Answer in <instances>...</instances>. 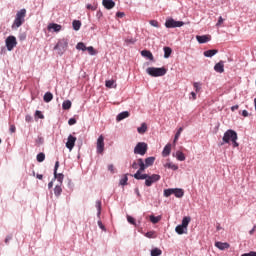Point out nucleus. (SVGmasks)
Listing matches in <instances>:
<instances>
[{
	"label": "nucleus",
	"mask_w": 256,
	"mask_h": 256,
	"mask_svg": "<svg viewBox=\"0 0 256 256\" xmlns=\"http://www.w3.org/2000/svg\"><path fill=\"white\" fill-rule=\"evenodd\" d=\"M191 95L194 100L197 99V94H195V92H191Z\"/></svg>",
	"instance_id": "774afa93"
},
{
	"label": "nucleus",
	"mask_w": 256,
	"mask_h": 256,
	"mask_svg": "<svg viewBox=\"0 0 256 256\" xmlns=\"http://www.w3.org/2000/svg\"><path fill=\"white\" fill-rule=\"evenodd\" d=\"M164 167H166L167 169H172V171H177V169H179V166L171 162L166 163Z\"/></svg>",
	"instance_id": "c756f323"
},
{
	"label": "nucleus",
	"mask_w": 256,
	"mask_h": 256,
	"mask_svg": "<svg viewBox=\"0 0 256 256\" xmlns=\"http://www.w3.org/2000/svg\"><path fill=\"white\" fill-rule=\"evenodd\" d=\"M242 117H249V112L247 110H243Z\"/></svg>",
	"instance_id": "13d9d810"
},
{
	"label": "nucleus",
	"mask_w": 256,
	"mask_h": 256,
	"mask_svg": "<svg viewBox=\"0 0 256 256\" xmlns=\"http://www.w3.org/2000/svg\"><path fill=\"white\" fill-rule=\"evenodd\" d=\"M44 101H45V103H51V101H53V93L46 92L44 94Z\"/></svg>",
	"instance_id": "393cba45"
},
{
	"label": "nucleus",
	"mask_w": 256,
	"mask_h": 256,
	"mask_svg": "<svg viewBox=\"0 0 256 256\" xmlns=\"http://www.w3.org/2000/svg\"><path fill=\"white\" fill-rule=\"evenodd\" d=\"M38 163H43V161H45V153L41 152L37 155L36 157Z\"/></svg>",
	"instance_id": "4c0bfd02"
},
{
	"label": "nucleus",
	"mask_w": 256,
	"mask_h": 256,
	"mask_svg": "<svg viewBox=\"0 0 256 256\" xmlns=\"http://www.w3.org/2000/svg\"><path fill=\"white\" fill-rule=\"evenodd\" d=\"M146 73H148V75H150L151 77H163V75L167 74V69L149 67L146 69Z\"/></svg>",
	"instance_id": "20e7f679"
},
{
	"label": "nucleus",
	"mask_w": 256,
	"mask_h": 256,
	"mask_svg": "<svg viewBox=\"0 0 256 256\" xmlns=\"http://www.w3.org/2000/svg\"><path fill=\"white\" fill-rule=\"evenodd\" d=\"M171 53H173V50L170 47H164V58L169 59L171 57Z\"/></svg>",
	"instance_id": "c85d7f7f"
},
{
	"label": "nucleus",
	"mask_w": 256,
	"mask_h": 256,
	"mask_svg": "<svg viewBox=\"0 0 256 256\" xmlns=\"http://www.w3.org/2000/svg\"><path fill=\"white\" fill-rule=\"evenodd\" d=\"M189 223H191V217L189 216H185L183 219H182V227H185L187 229V227H189Z\"/></svg>",
	"instance_id": "a878e982"
},
{
	"label": "nucleus",
	"mask_w": 256,
	"mask_h": 256,
	"mask_svg": "<svg viewBox=\"0 0 256 256\" xmlns=\"http://www.w3.org/2000/svg\"><path fill=\"white\" fill-rule=\"evenodd\" d=\"M169 155H171V144H167L162 151L163 157H169Z\"/></svg>",
	"instance_id": "aec40b11"
},
{
	"label": "nucleus",
	"mask_w": 256,
	"mask_h": 256,
	"mask_svg": "<svg viewBox=\"0 0 256 256\" xmlns=\"http://www.w3.org/2000/svg\"><path fill=\"white\" fill-rule=\"evenodd\" d=\"M51 29H53L55 33H59V31H61V25L55 23L49 24L48 31H51Z\"/></svg>",
	"instance_id": "6ab92c4d"
},
{
	"label": "nucleus",
	"mask_w": 256,
	"mask_h": 256,
	"mask_svg": "<svg viewBox=\"0 0 256 256\" xmlns=\"http://www.w3.org/2000/svg\"><path fill=\"white\" fill-rule=\"evenodd\" d=\"M102 5L105 7V9H113L115 7V1L113 0H102Z\"/></svg>",
	"instance_id": "2eb2a0df"
},
{
	"label": "nucleus",
	"mask_w": 256,
	"mask_h": 256,
	"mask_svg": "<svg viewBox=\"0 0 256 256\" xmlns=\"http://www.w3.org/2000/svg\"><path fill=\"white\" fill-rule=\"evenodd\" d=\"M214 71H216V73H225V63L223 61H220L215 64Z\"/></svg>",
	"instance_id": "ddd939ff"
},
{
	"label": "nucleus",
	"mask_w": 256,
	"mask_h": 256,
	"mask_svg": "<svg viewBox=\"0 0 256 256\" xmlns=\"http://www.w3.org/2000/svg\"><path fill=\"white\" fill-rule=\"evenodd\" d=\"M6 47L8 51H13L17 47V38L15 36H8L6 38Z\"/></svg>",
	"instance_id": "1a4fd4ad"
},
{
	"label": "nucleus",
	"mask_w": 256,
	"mask_h": 256,
	"mask_svg": "<svg viewBox=\"0 0 256 256\" xmlns=\"http://www.w3.org/2000/svg\"><path fill=\"white\" fill-rule=\"evenodd\" d=\"M239 109V105H234L231 107V111H237Z\"/></svg>",
	"instance_id": "e2e57ef3"
},
{
	"label": "nucleus",
	"mask_w": 256,
	"mask_h": 256,
	"mask_svg": "<svg viewBox=\"0 0 256 256\" xmlns=\"http://www.w3.org/2000/svg\"><path fill=\"white\" fill-rule=\"evenodd\" d=\"M173 194H174L173 188L164 190V197H171V195H173Z\"/></svg>",
	"instance_id": "ea45409f"
},
{
	"label": "nucleus",
	"mask_w": 256,
	"mask_h": 256,
	"mask_svg": "<svg viewBox=\"0 0 256 256\" xmlns=\"http://www.w3.org/2000/svg\"><path fill=\"white\" fill-rule=\"evenodd\" d=\"M196 39L198 43H208V41H211V36H207V35L196 36Z\"/></svg>",
	"instance_id": "a211bd4d"
},
{
	"label": "nucleus",
	"mask_w": 256,
	"mask_h": 256,
	"mask_svg": "<svg viewBox=\"0 0 256 256\" xmlns=\"http://www.w3.org/2000/svg\"><path fill=\"white\" fill-rule=\"evenodd\" d=\"M57 169H59V161H56L54 166V179H57V181L60 182V185H63V179H65V176L62 173L57 174Z\"/></svg>",
	"instance_id": "9b49d317"
},
{
	"label": "nucleus",
	"mask_w": 256,
	"mask_h": 256,
	"mask_svg": "<svg viewBox=\"0 0 256 256\" xmlns=\"http://www.w3.org/2000/svg\"><path fill=\"white\" fill-rule=\"evenodd\" d=\"M10 133H15V131H17V128L15 127V125H10V129H9Z\"/></svg>",
	"instance_id": "864d4df0"
},
{
	"label": "nucleus",
	"mask_w": 256,
	"mask_h": 256,
	"mask_svg": "<svg viewBox=\"0 0 256 256\" xmlns=\"http://www.w3.org/2000/svg\"><path fill=\"white\" fill-rule=\"evenodd\" d=\"M105 151V137L100 135L97 139V153H103Z\"/></svg>",
	"instance_id": "9d476101"
},
{
	"label": "nucleus",
	"mask_w": 256,
	"mask_h": 256,
	"mask_svg": "<svg viewBox=\"0 0 256 256\" xmlns=\"http://www.w3.org/2000/svg\"><path fill=\"white\" fill-rule=\"evenodd\" d=\"M87 9H90L91 11H95L97 9V7L91 5V4H87L86 6Z\"/></svg>",
	"instance_id": "6e6d98bb"
},
{
	"label": "nucleus",
	"mask_w": 256,
	"mask_h": 256,
	"mask_svg": "<svg viewBox=\"0 0 256 256\" xmlns=\"http://www.w3.org/2000/svg\"><path fill=\"white\" fill-rule=\"evenodd\" d=\"M139 168V160L137 162H133L132 169H138Z\"/></svg>",
	"instance_id": "4d7b16f0"
},
{
	"label": "nucleus",
	"mask_w": 256,
	"mask_h": 256,
	"mask_svg": "<svg viewBox=\"0 0 256 256\" xmlns=\"http://www.w3.org/2000/svg\"><path fill=\"white\" fill-rule=\"evenodd\" d=\"M142 57H147V59H150V61H153V53L149 50H143L141 52Z\"/></svg>",
	"instance_id": "b1692460"
},
{
	"label": "nucleus",
	"mask_w": 256,
	"mask_h": 256,
	"mask_svg": "<svg viewBox=\"0 0 256 256\" xmlns=\"http://www.w3.org/2000/svg\"><path fill=\"white\" fill-rule=\"evenodd\" d=\"M147 149H148L147 143L139 142L134 148V153H135V155L143 156L147 153Z\"/></svg>",
	"instance_id": "0eeeda50"
},
{
	"label": "nucleus",
	"mask_w": 256,
	"mask_h": 256,
	"mask_svg": "<svg viewBox=\"0 0 256 256\" xmlns=\"http://www.w3.org/2000/svg\"><path fill=\"white\" fill-rule=\"evenodd\" d=\"M176 159L178 161H185V154L181 151L176 152Z\"/></svg>",
	"instance_id": "f704fd0d"
},
{
	"label": "nucleus",
	"mask_w": 256,
	"mask_h": 256,
	"mask_svg": "<svg viewBox=\"0 0 256 256\" xmlns=\"http://www.w3.org/2000/svg\"><path fill=\"white\" fill-rule=\"evenodd\" d=\"M137 131L140 135H143L144 133H147V124L146 123H142L141 127L137 128Z\"/></svg>",
	"instance_id": "bb28decb"
},
{
	"label": "nucleus",
	"mask_w": 256,
	"mask_h": 256,
	"mask_svg": "<svg viewBox=\"0 0 256 256\" xmlns=\"http://www.w3.org/2000/svg\"><path fill=\"white\" fill-rule=\"evenodd\" d=\"M62 184L56 185L54 188V195L56 197H61V193H63V188L61 187Z\"/></svg>",
	"instance_id": "5701e85b"
},
{
	"label": "nucleus",
	"mask_w": 256,
	"mask_h": 256,
	"mask_svg": "<svg viewBox=\"0 0 256 256\" xmlns=\"http://www.w3.org/2000/svg\"><path fill=\"white\" fill-rule=\"evenodd\" d=\"M75 123H77V120L75 118H70L68 121L69 125H75Z\"/></svg>",
	"instance_id": "3c124183"
},
{
	"label": "nucleus",
	"mask_w": 256,
	"mask_h": 256,
	"mask_svg": "<svg viewBox=\"0 0 256 256\" xmlns=\"http://www.w3.org/2000/svg\"><path fill=\"white\" fill-rule=\"evenodd\" d=\"M116 17H120V18L125 17V13H123V12H117V13H116Z\"/></svg>",
	"instance_id": "bf43d9fd"
},
{
	"label": "nucleus",
	"mask_w": 256,
	"mask_h": 256,
	"mask_svg": "<svg viewBox=\"0 0 256 256\" xmlns=\"http://www.w3.org/2000/svg\"><path fill=\"white\" fill-rule=\"evenodd\" d=\"M76 49H78L80 51H87V46H85V44L83 42H79L76 46Z\"/></svg>",
	"instance_id": "58836bf2"
},
{
	"label": "nucleus",
	"mask_w": 256,
	"mask_h": 256,
	"mask_svg": "<svg viewBox=\"0 0 256 256\" xmlns=\"http://www.w3.org/2000/svg\"><path fill=\"white\" fill-rule=\"evenodd\" d=\"M98 225H99L100 229H105V226H103V223L101 221H98Z\"/></svg>",
	"instance_id": "0e129e2a"
},
{
	"label": "nucleus",
	"mask_w": 256,
	"mask_h": 256,
	"mask_svg": "<svg viewBox=\"0 0 256 256\" xmlns=\"http://www.w3.org/2000/svg\"><path fill=\"white\" fill-rule=\"evenodd\" d=\"M67 47H69V41H67V39H61L58 41L54 49L58 50V55H63V53L67 51Z\"/></svg>",
	"instance_id": "39448f33"
},
{
	"label": "nucleus",
	"mask_w": 256,
	"mask_h": 256,
	"mask_svg": "<svg viewBox=\"0 0 256 256\" xmlns=\"http://www.w3.org/2000/svg\"><path fill=\"white\" fill-rule=\"evenodd\" d=\"M150 221H151V223H153L155 225V224L159 223V221H161V216L151 215Z\"/></svg>",
	"instance_id": "c9c22d12"
},
{
	"label": "nucleus",
	"mask_w": 256,
	"mask_h": 256,
	"mask_svg": "<svg viewBox=\"0 0 256 256\" xmlns=\"http://www.w3.org/2000/svg\"><path fill=\"white\" fill-rule=\"evenodd\" d=\"M150 25L152 27H157L159 28V22L157 20H150Z\"/></svg>",
	"instance_id": "de8ad7c7"
},
{
	"label": "nucleus",
	"mask_w": 256,
	"mask_h": 256,
	"mask_svg": "<svg viewBox=\"0 0 256 256\" xmlns=\"http://www.w3.org/2000/svg\"><path fill=\"white\" fill-rule=\"evenodd\" d=\"M105 85L108 89H115V87H117V84H115V80H106Z\"/></svg>",
	"instance_id": "cd10ccee"
},
{
	"label": "nucleus",
	"mask_w": 256,
	"mask_h": 256,
	"mask_svg": "<svg viewBox=\"0 0 256 256\" xmlns=\"http://www.w3.org/2000/svg\"><path fill=\"white\" fill-rule=\"evenodd\" d=\"M53 188V181L48 183V189H52Z\"/></svg>",
	"instance_id": "338daca9"
},
{
	"label": "nucleus",
	"mask_w": 256,
	"mask_h": 256,
	"mask_svg": "<svg viewBox=\"0 0 256 256\" xmlns=\"http://www.w3.org/2000/svg\"><path fill=\"white\" fill-rule=\"evenodd\" d=\"M25 17H27V10L23 8L16 13L12 29H19V27L25 23Z\"/></svg>",
	"instance_id": "f257e3e1"
},
{
	"label": "nucleus",
	"mask_w": 256,
	"mask_h": 256,
	"mask_svg": "<svg viewBox=\"0 0 256 256\" xmlns=\"http://www.w3.org/2000/svg\"><path fill=\"white\" fill-rule=\"evenodd\" d=\"M160 179H161V176L158 174H152L151 176L147 174L145 179V185L146 187H151L153 183H157V181H159Z\"/></svg>",
	"instance_id": "6e6552de"
},
{
	"label": "nucleus",
	"mask_w": 256,
	"mask_h": 256,
	"mask_svg": "<svg viewBox=\"0 0 256 256\" xmlns=\"http://www.w3.org/2000/svg\"><path fill=\"white\" fill-rule=\"evenodd\" d=\"M153 163H155V157L151 156L146 158L144 163V169L153 166Z\"/></svg>",
	"instance_id": "dca6fc26"
},
{
	"label": "nucleus",
	"mask_w": 256,
	"mask_h": 256,
	"mask_svg": "<svg viewBox=\"0 0 256 256\" xmlns=\"http://www.w3.org/2000/svg\"><path fill=\"white\" fill-rule=\"evenodd\" d=\"M218 53H219V50H217V49L207 50L204 52V57H213L214 55H217Z\"/></svg>",
	"instance_id": "412c9836"
},
{
	"label": "nucleus",
	"mask_w": 256,
	"mask_h": 256,
	"mask_svg": "<svg viewBox=\"0 0 256 256\" xmlns=\"http://www.w3.org/2000/svg\"><path fill=\"white\" fill-rule=\"evenodd\" d=\"M36 117H39V119H45V116H43V113L41 111L37 110L35 112Z\"/></svg>",
	"instance_id": "09e8293b"
},
{
	"label": "nucleus",
	"mask_w": 256,
	"mask_h": 256,
	"mask_svg": "<svg viewBox=\"0 0 256 256\" xmlns=\"http://www.w3.org/2000/svg\"><path fill=\"white\" fill-rule=\"evenodd\" d=\"M96 209L98 211V217L101 215V200L96 201Z\"/></svg>",
	"instance_id": "a18cd8bd"
},
{
	"label": "nucleus",
	"mask_w": 256,
	"mask_h": 256,
	"mask_svg": "<svg viewBox=\"0 0 256 256\" xmlns=\"http://www.w3.org/2000/svg\"><path fill=\"white\" fill-rule=\"evenodd\" d=\"M36 178L39 179L40 181L43 179V175L42 174H37Z\"/></svg>",
	"instance_id": "69168bd1"
},
{
	"label": "nucleus",
	"mask_w": 256,
	"mask_h": 256,
	"mask_svg": "<svg viewBox=\"0 0 256 256\" xmlns=\"http://www.w3.org/2000/svg\"><path fill=\"white\" fill-rule=\"evenodd\" d=\"M75 141H77V137L73 135L68 136V140L66 142V147L69 151H73V147H75Z\"/></svg>",
	"instance_id": "f8f14e48"
},
{
	"label": "nucleus",
	"mask_w": 256,
	"mask_h": 256,
	"mask_svg": "<svg viewBox=\"0 0 256 256\" xmlns=\"http://www.w3.org/2000/svg\"><path fill=\"white\" fill-rule=\"evenodd\" d=\"M163 251L159 248H154L151 250V256H161Z\"/></svg>",
	"instance_id": "72a5a7b5"
},
{
	"label": "nucleus",
	"mask_w": 256,
	"mask_h": 256,
	"mask_svg": "<svg viewBox=\"0 0 256 256\" xmlns=\"http://www.w3.org/2000/svg\"><path fill=\"white\" fill-rule=\"evenodd\" d=\"M125 42L127 43V45H135V43H137V39H135V38H127L125 40Z\"/></svg>",
	"instance_id": "c03bdc74"
},
{
	"label": "nucleus",
	"mask_w": 256,
	"mask_h": 256,
	"mask_svg": "<svg viewBox=\"0 0 256 256\" xmlns=\"http://www.w3.org/2000/svg\"><path fill=\"white\" fill-rule=\"evenodd\" d=\"M215 247L220 249V251H225V249H229L231 245H229L227 242H215Z\"/></svg>",
	"instance_id": "4468645a"
},
{
	"label": "nucleus",
	"mask_w": 256,
	"mask_h": 256,
	"mask_svg": "<svg viewBox=\"0 0 256 256\" xmlns=\"http://www.w3.org/2000/svg\"><path fill=\"white\" fill-rule=\"evenodd\" d=\"M127 181H129V178L127 177V174L124 175L121 179H120V185L125 186L127 185Z\"/></svg>",
	"instance_id": "37998d69"
},
{
	"label": "nucleus",
	"mask_w": 256,
	"mask_h": 256,
	"mask_svg": "<svg viewBox=\"0 0 256 256\" xmlns=\"http://www.w3.org/2000/svg\"><path fill=\"white\" fill-rule=\"evenodd\" d=\"M241 256H256V252L251 251L249 253H244Z\"/></svg>",
	"instance_id": "603ef678"
},
{
	"label": "nucleus",
	"mask_w": 256,
	"mask_h": 256,
	"mask_svg": "<svg viewBox=\"0 0 256 256\" xmlns=\"http://www.w3.org/2000/svg\"><path fill=\"white\" fill-rule=\"evenodd\" d=\"M223 21H224L223 17L220 16L218 18V22L216 23V27H221V25H223Z\"/></svg>",
	"instance_id": "8fccbe9b"
},
{
	"label": "nucleus",
	"mask_w": 256,
	"mask_h": 256,
	"mask_svg": "<svg viewBox=\"0 0 256 256\" xmlns=\"http://www.w3.org/2000/svg\"><path fill=\"white\" fill-rule=\"evenodd\" d=\"M127 221L131 225H137V223L135 222V218H133L132 216H127Z\"/></svg>",
	"instance_id": "49530a36"
},
{
	"label": "nucleus",
	"mask_w": 256,
	"mask_h": 256,
	"mask_svg": "<svg viewBox=\"0 0 256 256\" xmlns=\"http://www.w3.org/2000/svg\"><path fill=\"white\" fill-rule=\"evenodd\" d=\"M145 237H147L148 239H156L157 233H155V231H149L145 234Z\"/></svg>",
	"instance_id": "e433bc0d"
},
{
	"label": "nucleus",
	"mask_w": 256,
	"mask_h": 256,
	"mask_svg": "<svg viewBox=\"0 0 256 256\" xmlns=\"http://www.w3.org/2000/svg\"><path fill=\"white\" fill-rule=\"evenodd\" d=\"M108 171L115 173V166H113V164L108 165Z\"/></svg>",
	"instance_id": "5fc2aeb1"
},
{
	"label": "nucleus",
	"mask_w": 256,
	"mask_h": 256,
	"mask_svg": "<svg viewBox=\"0 0 256 256\" xmlns=\"http://www.w3.org/2000/svg\"><path fill=\"white\" fill-rule=\"evenodd\" d=\"M86 51H88L89 55H97V50L93 46L86 47Z\"/></svg>",
	"instance_id": "a19ab883"
},
{
	"label": "nucleus",
	"mask_w": 256,
	"mask_h": 256,
	"mask_svg": "<svg viewBox=\"0 0 256 256\" xmlns=\"http://www.w3.org/2000/svg\"><path fill=\"white\" fill-rule=\"evenodd\" d=\"M71 100H65L63 103H62V108L64 109V111H68V109H71Z\"/></svg>",
	"instance_id": "2f4dec72"
},
{
	"label": "nucleus",
	"mask_w": 256,
	"mask_h": 256,
	"mask_svg": "<svg viewBox=\"0 0 256 256\" xmlns=\"http://www.w3.org/2000/svg\"><path fill=\"white\" fill-rule=\"evenodd\" d=\"M138 165L139 169L138 171L133 175L134 179H137L138 181H141L143 179H147V174H143V171H145V162L142 158L138 159Z\"/></svg>",
	"instance_id": "7ed1b4c3"
},
{
	"label": "nucleus",
	"mask_w": 256,
	"mask_h": 256,
	"mask_svg": "<svg viewBox=\"0 0 256 256\" xmlns=\"http://www.w3.org/2000/svg\"><path fill=\"white\" fill-rule=\"evenodd\" d=\"M13 239V236H7L5 239V243L7 245V243H9V241H11Z\"/></svg>",
	"instance_id": "052dcab7"
},
{
	"label": "nucleus",
	"mask_w": 256,
	"mask_h": 256,
	"mask_svg": "<svg viewBox=\"0 0 256 256\" xmlns=\"http://www.w3.org/2000/svg\"><path fill=\"white\" fill-rule=\"evenodd\" d=\"M175 231H176V233H177L178 235H185V234H187V228L184 227V226L181 225V224L178 225V226H176Z\"/></svg>",
	"instance_id": "f3484780"
},
{
	"label": "nucleus",
	"mask_w": 256,
	"mask_h": 256,
	"mask_svg": "<svg viewBox=\"0 0 256 256\" xmlns=\"http://www.w3.org/2000/svg\"><path fill=\"white\" fill-rule=\"evenodd\" d=\"M129 112L128 111H124V112H121L120 114H118L116 120L117 121H123V119H127V117H129Z\"/></svg>",
	"instance_id": "4be33fe9"
},
{
	"label": "nucleus",
	"mask_w": 256,
	"mask_h": 256,
	"mask_svg": "<svg viewBox=\"0 0 256 256\" xmlns=\"http://www.w3.org/2000/svg\"><path fill=\"white\" fill-rule=\"evenodd\" d=\"M194 89H196V91H199L201 88L199 87V83H194Z\"/></svg>",
	"instance_id": "680f3d73"
},
{
	"label": "nucleus",
	"mask_w": 256,
	"mask_h": 256,
	"mask_svg": "<svg viewBox=\"0 0 256 256\" xmlns=\"http://www.w3.org/2000/svg\"><path fill=\"white\" fill-rule=\"evenodd\" d=\"M72 25H73L74 31H79L81 29V21L79 20H74L72 22Z\"/></svg>",
	"instance_id": "473e14b6"
},
{
	"label": "nucleus",
	"mask_w": 256,
	"mask_h": 256,
	"mask_svg": "<svg viewBox=\"0 0 256 256\" xmlns=\"http://www.w3.org/2000/svg\"><path fill=\"white\" fill-rule=\"evenodd\" d=\"M181 133H183V128H179L177 133L175 134L174 137V143H177V141L179 140V137H181Z\"/></svg>",
	"instance_id": "79ce46f5"
},
{
	"label": "nucleus",
	"mask_w": 256,
	"mask_h": 256,
	"mask_svg": "<svg viewBox=\"0 0 256 256\" xmlns=\"http://www.w3.org/2000/svg\"><path fill=\"white\" fill-rule=\"evenodd\" d=\"M223 143H231L233 147H239V143H237V132L234 130H227L224 133V136L222 138Z\"/></svg>",
	"instance_id": "f03ea898"
},
{
	"label": "nucleus",
	"mask_w": 256,
	"mask_h": 256,
	"mask_svg": "<svg viewBox=\"0 0 256 256\" xmlns=\"http://www.w3.org/2000/svg\"><path fill=\"white\" fill-rule=\"evenodd\" d=\"M184 25H185V22L176 21L173 18H170V19L166 20V22H165V27L167 29H175V27H183Z\"/></svg>",
	"instance_id": "423d86ee"
},
{
	"label": "nucleus",
	"mask_w": 256,
	"mask_h": 256,
	"mask_svg": "<svg viewBox=\"0 0 256 256\" xmlns=\"http://www.w3.org/2000/svg\"><path fill=\"white\" fill-rule=\"evenodd\" d=\"M173 195H175V197L181 198V197H183V195H185V193L183 192V189L174 188Z\"/></svg>",
	"instance_id": "7c9ffc66"
}]
</instances>
